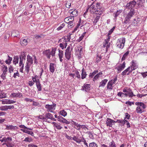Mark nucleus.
I'll return each instance as SVG.
<instances>
[{
    "label": "nucleus",
    "mask_w": 147,
    "mask_h": 147,
    "mask_svg": "<svg viewBox=\"0 0 147 147\" xmlns=\"http://www.w3.org/2000/svg\"><path fill=\"white\" fill-rule=\"evenodd\" d=\"M135 104L138 106L136 109V111L137 113L141 114L145 111L144 109L146 107V104L141 102H136Z\"/></svg>",
    "instance_id": "nucleus-1"
},
{
    "label": "nucleus",
    "mask_w": 147,
    "mask_h": 147,
    "mask_svg": "<svg viewBox=\"0 0 147 147\" xmlns=\"http://www.w3.org/2000/svg\"><path fill=\"white\" fill-rule=\"evenodd\" d=\"M73 20L74 19H72L70 17L65 18V22L66 24H65V26H67L69 28H72L73 27V24H71L73 23Z\"/></svg>",
    "instance_id": "nucleus-2"
},
{
    "label": "nucleus",
    "mask_w": 147,
    "mask_h": 147,
    "mask_svg": "<svg viewBox=\"0 0 147 147\" xmlns=\"http://www.w3.org/2000/svg\"><path fill=\"white\" fill-rule=\"evenodd\" d=\"M125 42V38H122L118 39L117 43V47L120 49H122L124 47Z\"/></svg>",
    "instance_id": "nucleus-3"
},
{
    "label": "nucleus",
    "mask_w": 147,
    "mask_h": 147,
    "mask_svg": "<svg viewBox=\"0 0 147 147\" xmlns=\"http://www.w3.org/2000/svg\"><path fill=\"white\" fill-rule=\"evenodd\" d=\"M70 46H68L65 50V56L67 60H69L71 57V52L70 51Z\"/></svg>",
    "instance_id": "nucleus-4"
},
{
    "label": "nucleus",
    "mask_w": 147,
    "mask_h": 147,
    "mask_svg": "<svg viewBox=\"0 0 147 147\" xmlns=\"http://www.w3.org/2000/svg\"><path fill=\"white\" fill-rule=\"evenodd\" d=\"M131 65L130 67H131L133 69H136L138 67V65L137 61L136 60H132L131 62Z\"/></svg>",
    "instance_id": "nucleus-5"
},
{
    "label": "nucleus",
    "mask_w": 147,
    "mask_h": 147,
    "mask_svg": "<svg viewBox=\"0 0 147 147\" xmlns=\"http://www.w3.org/2000/svg\"><path fill=\"white\" fill-rule=\"evenodd\" d=\"M90 89V85L88 84H84L83 86L82 87L81 90H85L87 92Z\"/></svg>",
    "instance_id": "nucleus-6"
},
{
    "label": "nucleus",
    "mask_w": 147,
    "mask_h": 147,
    "mask_svg": "<svg viewBox=\"0 0 147 147\" xmlns=\"http://www.w3.org/2000/svg\"><path fill=\"white\" fill-rule=\"evenodd\" d=\"M42 54L45 56H46L47 59H50V58L51 54L50 49L45 50L43 51Z\"/></svg>",
    "instance_id": "nucleus-7"
},
{
    "label": "nucleus",
    "mask_w": 147,
    "mask_h": 147,
    "mask_svg": "<svg viewBox=\"0 0 147 147\" xmlns=\"http://www.w3.org/2000/svg\"><path fill=\"white\" fill-rule=\"evenodd\" d=\"M125 61L123 62L122 64H121L117 68L118 70V73H119L122 70H123L125 68Z\"/></svg>",
    "instance_id": "nucleus-8"
},
{
    "label": "nucleus",
    "mask_w": 147,
    "mask_h": 147,
    "mask_svg": "<svg viewBox=\"0 0 147 147\" xmlns=\"http://www.w3.org/2000/svg\"><path fill=\"white\" fill-rule=\"evenodd\" d=\"M145 2V0H138L136 2V4L139 7L143 8L144 7V3Z\"/></svg>",
    "instance_id": "nucleus-9"
},
{
    "label": "nucleus",
    "mask_w": 147,
    "mask_h": 147,
    "mask_svg": "<svg viewBox=\"0 0 147 147\" xmlns=\"http://www.w3.org/2000/svg\"><path fill=\"white\" fill-rule=\"evenodd\" d=\"M113 120L107 118L106 121V124L107 126L112 127L113 124Z\"/></svg>",
    "instance_id": "nucleus-10"
},
{
    "label": "nucleus",
    "mask_w": 147,
    "mask_h": 147,
    "mask_svg": "<svg viewBox=\"0 0 147 147\" xmlns=\"http://www.w3.org/2000/svg\"><path fill=\"white\" fill-rule=\"evenodd\" d=\"M52 105H45V108L49 110L55 109L56 104L54 103Z\"/></svg>",
    "instance_id": "nucleus-11"
},
{
    "label": "nucleus",
    "mask_w": 147,
    "mask_h": 147,
    "mask_svg": "<svg viewBox=\"0 0 147 147\" xmlns=\"http://www.w3.org/2000/svg\"><path fill=\"white\" fill-rule=\"evenodd\" d=\"M3 68L4 69L3 71V72L1 76V77L2 78L3 80H4L5 79V74L6 72L7 71V68L6 66L4 65V67Z\"/></svg>",
    "instance_id": "nucleus-12"
},
{
    "label": "nucleus",
    "mask_w": 147,
    "mask_h": 147,
    "mask_svg": "<svg viewBox=\"0 0 147 147\" xmlns=\"http://www.w3.org/2000/svg\"><path fill=\"white\" fill-rule=\"evenodd\" d=\"M135 13V12L134 9H130V11L127 15V16L131 18L134 15Z\"/></svg>",
    "instance_id": "nucleus-13"
},
{
    "label": "nucleus",
    "mask_w": 147,
    "mask_h": 147,
    "mask_svg": "<svg viewBox=\"0 0 147 147\" xmlns=\"http://www.w3.org/2000/svg\"><path fill=\"white\" fill-rule=\"evenodd\" d=\"M27 39H24L23 38H21L20 40V43L22 46H26L27 44Z\"/></svg>",
    "instance_id": "nucleus-14"
},
{
    "label": "nucleus",
    "mask_w": 147,
    "mask_h": 147,
    "mask_svg": "<svg viewBox=\"0 0 147 147\" xmlns=\"http://www.w3.org/2000/svg\"><path fill=\"white\" fill-rule=\"evenodd\" d=\"M11 96H12L14 97H19L20 98L22 97V95L21 93L18 92V93H12Z\"/></svg>",
    "instance_id": "nucleus-15"
},
{
    "label": "nucleus",
    "mask_w": 147,
    "mask_h": 147,
    "mask_svg": "<svg viewBox=\"0 0 147 147\" xmlns=\"http://www.w3.org/2000/svg\"><path fill=\"white\" fill-rule=\"evenodd\" d=\"M102 73V72H100L96 75L94 77L93 79V81H94L95 80H96L99 77H101Z\"/></svg>",
    "instance_id": "nucleus-16"
},
{
    "label": "nucleus",
    "mask_w": 147,
    "mask_h": 147,
    "mask_svg": "<svg viewBox=\"0 0 147 147\" xmlns=\"http://www.w3.org/2000/svg\"><path fill=\"white\" fill-rule=\"evenodd\" d=\"M50 71L52 73H53L55 71V68L54 67V64L51 63L50 64Z\"/></svg>",
    "instance_id": "nucleus-17"
},
{
    "label": "nucleus",
    "mask_w": 147,
    "mask_h": 147,
    "mask_svg": "<svg viewBox=\"0 0 147 147\" xmlns=\"http://www.w3.org/2000/svg\"><path fill=\"white\" fill-rule=\"evenodd\" d=\"M12 138L10 137H8L7 138L4 137L2 139L0 140V141H1V142H3L4 141L6 142L8 141V140L11 141L12 140Z\"/></svg>",
    "instance_id": "nucleus-18"
},
{
    "label": "nucleus",
    "mask_w": 147,
    "mask_h": 147,
    "mask_svg": "<svg viewBox=\"0 0 147 147\" xmlns=\"http://www.w3.org/2000/svg\"><path fill=\"white\" fill-rule=\"evenodd\" d=\"M43 115L45 116V118H46L45 119L46 120L47 119H51L52 118L53 115L50 113H46L45 114Z\"/></svg>",
    "instance_id": "nucleus-19"
},
{
    "label": "nucleus",
    "mask_w": 147,
    "mask_h": 147,
    "mask_svg": "<svg viewBox=\"0 0 147 147\" xmlns=\"http://www.w3.org/2000/svg\"><path fill=\"white\" fill-rule=\"evenodd\" d=\"M19 57L18 56H15L14 57V59L13 61V63L14 64L16 65L18 63Z\"/></svg>",
    "instance_id": "nucleus-20"
},
{
    "label": "nucleus",
    "mask_w": 147,
    "mask_h": 147,
    "mask_svg": "<svg viewBox=\"0 0 147 147\" xmlns=\"http://www.w3.org/2000/svg\"><path fill=\"white\" fill-rule=\"evenodd\" d=\"M63 51L59 50V53L58 55L59 57V58L60 61L61 62H62L63 61L62 58L63 56Z\"/></svg>",
    "instance_id": "nucleus-21"
},
{
    "label": "nucleus",
    "mask_w": 147,
    "mask_h": 147,
    "mask_svg": "<svg viewBox=\"0 0 147 147\" xmlns=\"http://www.w3.org/2000/svg\"><path fill=\"white\" fill-rule=\"evenodd\" d=\"M2 104H11L12 103H15L16 102V101H15L11 100H8L6 102H5L2 100Z\"/></svg>",
    "instance_id": "nucleus-22"
},
{
    "label": "nucleus",
    "mask_w": 147,
    "mask_h": 147,
    "mask_svg": "<svg viewBox=\"0 0 147 147\" xmlns=\"http://www.w3.org/2000/svg\"><path fill=\"white\" fill-rule=\"evenodd\" d=\"M108 81V80L107 79H104L103 80H102L101 82H100V85L99 86V87L102 86H105V84L107 83Z\"/></svg>",
    "instance_id": "nucleus-23"
},
{
    "label": "nucleus",
    "mask_w": 147,
    "mask_h": 147,
    "mask_svg": "<svg viewBox=\"0 0 147 147\" xmlns=\"http://www.w3.org/2000/svg\"><path fill=\"white\" fill-rule=\"evenodd\" d=\"M27 61L28 62V63H29L32 64L33 63V59L29 55H28L27 56Z\"/></svg>",
    "instance_id": "nucleus-24"
},
{
    "label": "nucleus",
    "mask_w": 147,
    "mask_h": 147,
    "mask_svg": "<svg viewBox=\"0 0 147 147\" xmlns=\"http://www.w3.org/2000/svg\"><path fill=\"white\" fill-rule=\"evenodd\" d=\"M122 10H119L117 11L115 13H114L115 15L114 20H116L117 19V17L120 14V13L122 12Z\"/></svg>",
    "instance_id": "nucleus-25"
},
{
    "label": "nucleus",
    "mask_w": 147,
    "mask_h": 147,
    "mask_svg": "<svg viewBox=\"0 0 147 147\" xmlns=\"http://www.w3.org/2000/svg\"><path fill=\"white\" fill-rule=\"evenodd\" d=\"M81 78L82 79H83L86 78L87 75L86 72L84 70V68H83L82 70V73L81 74Z\"/></svg>",
    "instance_id": "nucleus-26"
},
{
    "label": "nucleus",
    "mask_w": 147,
    "mask_h": 147,
    "mask_svg": "<svg viewBox=\"0 0 147 147\" xmlns=\"http://www.w3.org/2000/svg\"><path fill=\"white\" fill-rule=\"evenodd\" d=\"M69 13H71L73 15V17L76 16L78 15V12L76 9H74L71 12L70 11Z\"/></svg>",
    "instance_id": "nucleus-27"
},
{
    "label": "nucleus",
    "mask_w": 147,
    "mask_h": 147,
    "mask_svg": "<svg viewBox=\"0 0 147 147\" xmlns=\"http://www.w3.org/2000/svg\"><path fill=\"white\" fill-rule=\"evenodd\" d=\"M98 72V70H94L93 72L90 73L89 75V77L90 78H92L94 76L96 73Z\"/></svg>",
    "instance_id": "nucleus-28"
},
{
    "label": "nucleus",
    "mask_w": 147,
    "mask_h": 147,
    "mask_svg": "<svg viewBox=\"0 0 147 147\" xmlns=\"http://www.w3.org/2000/svg\"><path fill=\"white\" fill-rule=\"evenodd\" d=\"M131 18L127 16L125 18L124 22V23L125 24H129Z\"/></svg>",
    "instance_id": "nucleus-29"
},
{
    "label": "nucleus",
    "mask_w": 147,
    "mask_h": 147,
    "mask_svg": "<svg viewBox=\"0 0 147 147\" xmlns=\"http://www.w3.org/2000/svg\"><path fill=\"white\" fill-rule=\"evenodd\" d=\"M15 127H16V128H18L16 126H13L11 125H6V128L8 130L14 129Z\"/></svg>",
    "instance_id": "nucleus-30"
},
{
    "label": "nucleus",
    "mask_w": 147,
    "mask_h": 147,
    "mask_svg": "<svg viewBox=\"0 0 147 147\" xmlns=\"http://www.w3.org/2000/svg\"><path fill=\"white\" fill-rule=\"evenodd\" d=\"M105 43L103 45V47H106L107 48H108L109 47V46L110 45V43L109 42V41L107 40H105Z\"/></svg>",
    "instance_id": "nucleus-31"
},
{
    "label": "nucleus",
    "mask_w": 147,
    "mask_h": 147,
    "mask_svg": "<svg viewBox=\"0 0 147 147\" xmlns=\"http://www.w3.org/2000/svg\"><path fill=\"white\" fill-rule=\"evenodd\" d=\"M36 85L37 88L38 89V91H40L42 90V87L40 82L36 83Z\"/></svg>",
    "instance_id": "nucleus-32"
},
{
    "label": "nucleus",
    "mask_w": 147,
    "mask_h": 147,
    "mask_svg": "<svg viewBox=\"0 0 147 147\" xmlns=\"http://www.w3.org/2000/svg\"><path fill=\"white\" fill-rule=\"evenodd\" d=\"M20 57L22 60H25L26 58V55L24 52H21V55L19 56V57Z\"/></svg>",
    "instance_id": "nucleus-33"
},
{
    "label": "nucleus",
    "mask_w": 147,
    "mask_h": 147,
    "mask_svg": "<svg viewBox=\"0 0 147 147\" xmlns=\"http://www.w3.org/2000/svg\"><path fill=\"white\" fill-rule=\"evenodd\" d=\"M8 58L7 60L5 61V62L6 64L9 65L11 63V61L12 60V58L10 57L8 55Z\"/></svg>",
    "instance_id": "nucleus-34"
},
{
    "label": "nucleus",
    "mask_w": 147,
    "mask_h": 147,
    "mask_svg": "<svg viewBox=\"0 0 147 147\" xmlns=\"http://www.w3.org/2000/svg\"><path fill=\"white\" fill-rule=\"evenodd\" d=\"M129 3L130 5H131V9H133V8L135 7L136 4V2L134 0L132 1H131L129 2Z\"/></svg>",
    "instance_id": "nucleus-35"
},
{
    "label": "nucleus",
    "mask_w": 147,
    "mask_h": 147,
    "mask_svg": "<svg viewBox=\"0 0 147 147\" xmlns=\"http://www.w3.org/2000/svg\"><path fill=\"white\" fill-rule=\"evenodd\" d=\"M56 50V48H53L51 51V54L52 57H54L55 55V51Z\"/></svg>",
    "instance_id": "nucleus-36"
},
{
    "label": "nucleus",
    "mask_w": 147,
    "mask_h": 147,
    "mask_svg": "<svg viewBox=\"0 0 147 147\" xmlns=\"http://www.w3.org/2000/svg\"><path fill=\"white\" fill-rule=\"evenodd\" d=\"M129 53V52L128 51L127 52H125V54L123 55V57H122V58H121V61H124L125 60V59L126 58V57H127V55H128Z\"/></svg>",
    "instance_id": "nucleus-37"
},
{
    "label": "nucleus",
    "mask_w": 147,
    "mask_h": 147,
    "mask_svg": "<svg viewBox=\"0 0 147 147\" xmlns=\"http://www.w3.org/2000/svg\"><path fill=\"white\" fill-rule=\"evenodd\" d=\"M19 32L18 31H13L11 33V36L18 37V36Z\"/></svg>",
    "instance_id": "nucleus-38"
},
{
    "label": "nucleus",
    "mask_w": 147,
    "mask_h": 147,
    "mask_svg": "<svg viewBox=\"0 0 147 147\" xmlns=\"http://www.w3.org/2000/svg\"><path fill=\"white\" fill-rule=\"evenodd\" d=\"M57 120L58 121L60 122H62L63 123H64V119L61 116H58V117Z\"/></svg>",
    "instance_id": "nucleus-39"
},
{
    "label": "nucleus",
    "mask_w": 147,
    "mask_h": 147,
    "mask_svg": "<svg viewBox=\"0 0 147 147\" xmlns=\"http://www.w3.org/2000/svg\"><path fill=\"white\" fill-rule=\"evenodd\" d=\"M73 140L76 141V142L78 143H80L81 142V140L78 139L76 137L74 136V137L72 138Z\"/></svg>",
    "instance_id": "nucleus-40"
},
{
    "label": "nucleus",
    "mask_w": 147,
    "mask_h": 147,
    "mask_svg": "<svg viewBox=\"0 0 147 147\" xmlns=\"http://www.w3.org/2000/svg\"><path fill=\"white\" fill-rule=\"evenodd\" d=\"M78 48H80V49L79 55L78 56V57L80 58H81V56H82V53L83 47L81 46H80L78 47Z\"/></svg>",
    "instance_id": "nucleus-41"
},
{
    "label": "nucleus",
    "mask_w": 147,
    "mask_h": 147,
    "mask_svg": "<svg viewBox=\"0 0 147 147\" xmlns=\"http://www.w3.org/2000/svg\"><path fill=\"white\" fill-rule=\"evenodd\" d=\"M113 87V84H112V82L111 81H109L107 85V89H112V87Z\"/></svg>",
    "instance_id": "nucleus-42"
},
{
    "label": "nucleus",
    "mask_w": 147,
    "mask_h": 147,
    "mask_svg": "<svg viewBox=\"0 0 147 147\" xmlns=\"http://www.w3.org/2000/svg\"><path fill=\"white\" fill-rule=\"evenodd\" d=\"M89 147H98V145L94 142L90 143L89 144Z\"/></svg>",
    "instance_id": "nucleus-43"
},
{
    "label": "nucleus",
    "mask_w": 147,
    "mask_h": 147,
    "mask_svg": "<svg viewBox=\"0 0 147 147\" xmlns=\"http://www.w3.org/2000/svg\"><path fill=\"white\" fill-rule=\"evenodd\" d=\"M109 147H116V145L113 140H112L109 144Z\"/></svg>",
    "instance_id": "nucleus-44"
},
{
    "label": "nucleus",
    "mask_w": 147,
    "mask_h": 147,
    "mask_svg": "<svg viewBox=\"0 0 147 147\" xmlns=\"http://www.w3.org/2000/svg\"><path fill=\"white\" fill-rule=\"evenodd\" d=\"M100 17L99 16H97L96 18H95L94 21L93 22V23L94 25L96 24V23L100 19Z\"/></svg>",
    "instance_id": "nucleus-45"
},
{
    "label": "nucleus",
    "mask_w": 147,
    "mask_h": 147,
    "mask_svg": "<svg viewBox=\"0 0 147 147\" xmlns=\"http://www.w3.org/2000/svg\"><path fill=\"white\" fill-rule=\"evenodd\" d=\"M32 138H29V137L26 138L24 140V141L26 142H31L32 141Z\"/></svg>",
    "instance_id": "nucleus-46"
},
{
    "label": "nucleus",
    "mask_w": 147,
    "mask_h": 147,
    "mask_svg": "<svg viewBox=\"0 0 147 147\" xmlns=\"http://www.w3.org/2000/svg\"><path fill=\"white\" fill-rule=\"evenodd\" d=\"M26 64L25 67V70L28 73L29 71L30 66L28 65V63H26Z\"/></svg>",
    "instance_id": "nucleus-47"
},
{
    "label": "nucleus",
    "mask_w": 147,
    "mask_h": 147,
    "mask_svg": "<svg viewBox=\"0 0 147 147\" xmlns=\"http://www.w3.org/2000/svg\"><path fill=\"white\" fill-rule=\"evenodd\" d=\"M129 67H128L125 70L121 73L122 76H125L127 74V72H128Z\"/></svg>",
    "instance_id": "nucleus-48"
},
{
    "label": "nucleus",
    "mask_w": 147,
    "mask_h": 147,
    "mask_svg": "<svg viewBox=\"0 0 147 147\" xmlns=\"http://www.w3.org/2000/svg\"><path fill=\"white\" fill-rule=\"evenodd\" d=\"M65 4V6L67 8H69L71 6V3L69 0L66 1V3Z\"/></svg>",
    "instance_id": "nucleus-49"
},
{
    "label": "nucleus",
    "mask_w": 147,
    "mask_h": 147,
    "mask_svg": "<svg viewBox=\"0 0 147 147\" xmlns=\"http://www.w3.org/2000/svg\"><path fill=\"white\" fill-rule=\"evenodd\" d=\"M71 35L70 34H69V35H68L67 36H66V37L67 38L65 37V42H67L69 41L70 40V39L71 38H70Z\"/></svg>",
    "instance_id": "nucleus-50"
},
{
    "label": "nucleus",
    "mask_w": 147,
    "mask_h": 147,
    "mask_svg": "<svg viewBox=\"0 0 147 147\" xmlns=\"http://www.w3.org/2000/svg\"><path fill=\"white\" fill-rule=\"evenodd\" d=\"M115 26L113 27L112 28H111L110 30H109V31L108 33V36L110 35L113 32L114 30L115 29Z\"/></svg>",
    "instance_id": "nucleus-51"
},
{
    "label": "nucleus",
    "mask_w": 147,
    "mask_h": 147,
    "mask_svg": "<svg viewBox=\"0 0 147 147\" xmlns=\"http://www.w3.org/2000/svg\"><path fill=\"white\" fill-rule=\"evenodd\" d=\"M102 59V57L101 56H99L98 55H97V57L96 58V61L97 63L99 62Z\"/></svg>",
    "instance_id": "nucleus-52"
},
{
    "label": "nucleus",
    "mask_w": 147,
    "mask_h": 147,
    "mask_svg": "<svg viewBox=\"0 0 147 147\" xmlns=\"http://www.w3.org/2000/svg\"><path fill=\"white\" fill-rule=\"evenodd\" d=\"M55 123V124H54V126L55 127H56L58 129H61L62 128V127H61L60 125L59 124L55 123Z\"/></svg>",
    "instance_id": "nucleus-53"
},
{
    "label": "nucleus",
    "mask_w": 147,
    "mask_h": 147,
    "mask_svg": "<svg viewBox=\"0 0 147 147\" xmlns=\"http://www.w3.org/2000/svg\"><path fill=\"white\" fill-rule=\"evenodd\" d=\"M25 133L31 135L32 136H33L34 134L33 132L32 131H30L28 130V129H26Z\"/></svg>",
    "instance_id": "nucleus-54"
},
{
    "label": "nucleus",
    "mask_w": 147,
    "mask_h": 147,
    "mask_svg": "<svg viewBox=\"0 0 147 147\" xmlns=\"http://www.w3.org/2000/svg\"><path fill=\"white\" fill-rule=\"evenodd\" d=\"M81 142H84V144L86 145L87 147H88L87 143L86 142V140L83 137H82V138L81 140Z\"/></svg>",
    "instance_id": "nucleus-55"
},
{
    "label": "nucleus",
    "mask_w": 147,
    "mask_h": 147,
    "mask_svg": "<svg viewBox=\"0 0 147 147\" xmlns=\"http://www.w3.org/2000/svg\"><path fill=\"white\" fill-rule=\"evenodd\" d=\"M117 123H121V124H119V126H122V123H123V119H122V120H120V119L117 120Z\"/></svg>",
    "instance_id": "nucleus-56"
},
{
    "label": "nucleus",
    "mask_w": 147,
    "mask_h": 147,
    "mask_svg": "<svg viewBox=\"0 0 147 147\" xmlns=\"http://www.w3.org/2000/svg\"><path fill=\"white\" fill-rule=\"evenodd\" d=\"M125 117H124V119H130V117H131V116L130 115H129L128 113H126L125 114Z\"/></svg>",
    "instance_id": "nucleus-57"
},
{
    "label": "nucleus",
    "mask_w": 147,
    "mask_h": 147,
    "mask_svg": "<svg viewBox=\"0 0 147 147\" xmlns=\"http://www.w3.org/2000/svg\"><path fill=\"white\" fill-rule=\"evenodd\" d=\"M6 94L4 93H1L0 94V99L6 97Z\"/></svg>",
    "instance_id": "nucleus-58"
},
{
    "label": "nucleus",
    "mask_w": 147,
    "mask_h": 147,
    "mask_svg": "<svg viewBox=\"0 0 147 147\" xmlns=\"http://www.w3.org/2000/svg\"><path fill=\"white\" fill-rule=\"evenodd\" d=\"M128 67H129V69L128 71V73H127V75H129V74L132 72V71L133 70H135L134 69H131V67H130L129 66Z\"/></svg>",
    "instance_id": "nucleus-59"
},
{
    "label": "nucleus",
    "mask_w": 147,
    "mask_h": 147,
    "mask_svg": "<svg viewBox=\"0 0 147 147\" xmlns=\"http://www.w3.org/2000/svg\"><path fill=\"white\" fill-rule=\"evenodd\" d=\"M32 79L33 80V82L34 83L35 82L36 84V83L40 82L39 79H36V78L34 77H32Z\"/></svg>",
    "instance_id": "nucleus-60"
},
{
    "label": "nucleus",
    "mask_w": 147,
    "mask_h": 147,
    "mask_svg": "<svg viewBox=\"0 0 147 147\" xmlns=\"http://www.w3.org/2000/svg\"><path fill=\"white\" fill-rule=\"evenodd\" d=\"M0 110L1 111H6V110H7L6 105L0 107Z\"/></svg>",
    "instance_id": "nucleus-61"
},
{
    "label": "nucleus",
    "mask_w": 147,
    "mask_h": 147,
    "mask_svg": "<svg viewBox=\"0 0 147 147\" xmlns=\"http://www.w3.org/2000/svg\"><path fill=\"white\" fill-rule=\"evenodd\" d=\"M75 75L76 76L75 77H76L78 78H80V75L79 74V72L76 71H75Z\"/></svg>",
    "instance_id": "nucleus-62"
},
{
    "label": "nucleus",
    "mask_w": 147,
    "mask_h": 147,
    "mask_svg": "<svg viewBox=\"0 0 147 147\" xmlns=\"http://www.w3.org/2000/svg\"><path fill=\"white\" fill-rule=\"evenodd\" d=\"M101 3H96V7H97V9H100L102 8L101 6L100 5Z\"/></svg>",
    "instance_id": "nucleus-63"
},
{
    "label": "nucleus",
    "mask_w": 147,
    "mask_h": 147,
    "mask_svg": "<svg viewBox=\"0 0 147 147\" xmlns=\"http://www.w3.org/2000/svg\"><path fill=\"white\" fill-rule=\"evenodd\" d=\"M64 23H63L61 24L60 26L57 28V30H61L64 27Z\"/></svg>",
    "instance_id": "nucleus-64"
}]
</instances>
